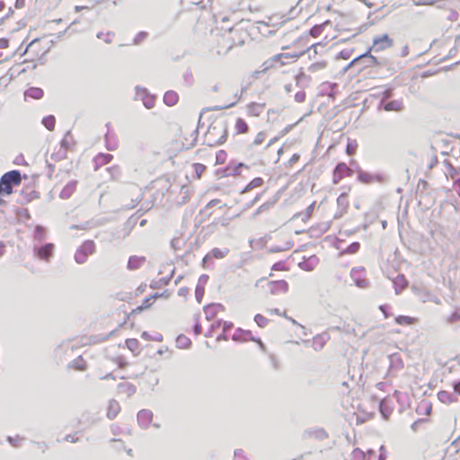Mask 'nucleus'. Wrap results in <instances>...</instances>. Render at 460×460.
Listing matches in <instances>:
<instances>
[{"mask_svg": "<svg viewBox=\"0 0 460 460\" xmlns=\"http://www.w3.org/2000/svg\"><path fill=\"white\" fill-rule=\"evenodd\" d=\"M293 247V242L291 240L287 241L283 246H273L270 251L273 252H279L283 251L290 250Z\"/></svg>", "mask_w": 460, "mask_h": 460, "instance_id": "obj_39", "label": "nucleus"}, {"mask_svg": "<svg viewBox=\"0 0 460 460\" xmlns=\"http://www.w3.org/2000/svg\"><path fill=\"white\" fill-rule=\"evenodd\" d=\"M164 102L168 106H173L178 102V94L173 91H168L164 95Z\"/></svg>", "mask_w": 460, "mask_h": 460, "instance_id": "obj_27", "label": "nucleus"}, {"mask_svg": "<svg viewBox=\"0 0 460 460\" xmlns=\"http://www.w3.org/2000/svg\"><path fill=\"white\" fill-rule=\"evenodd\" d=\"M120 411L119 403L115 400H111L109 402L107 417L110 420L114 419Z\"/></svg>", "mask_w": 460, "mask_h": 460, "instance_id": "obj_24", "label": "nucleus"}, {"mask_svg": "<svg viewBox=\"0 0 460 460\" xmlns=\"http://www.w3.org/2000/svg\"><path fill=\"white\" fill-rule=\"evenodd\" d=\"M393 45V40L387 34H383L374 38L371 50L376 52L390 48Z\"/></svg>", "mask_w": 460, "mask_h": 460, "instance_id": "obj_7", "label": "nucleus"}, {"mask_svg": "<svg viewBox=\"0 0 460 460\" xmlns=\"http://www.w3.org/2000/svg\"><path fill=\"white\" fill-rule=\"evenodd\" d=\"M54 248V244L49 243L42 246L34 245L33 254L35 257L48 261L53 255Z\"/></svg>", "mask_w": 460, "mask_h": 460, "instance_id": "obj_6", "label": "nucleus"}, {"mask_svg": "<svg viewBox=\"0 0 460 460\" xmlns=\"http://www.w3.org/2000/svg\"><path fill=\"white\" fill-rule=\"evenodd\" d=\"M45 238L44 228L40 226H36L34 231V239L41 242Z\"/></svg>", "mask_w": 460, "mask_h": 460, "instance_id": "obj_46", "label": "nucleus"}, {"mask_svg": "<svg viewBox=\"0 0 460 460\" xmlns=\"http://www.w3.org/2000/svg\"><path fill=\"white\" fill-rule=\"evenodd\" d=\"M352 171L345 163H340L336 165L333 172V183L337 184L345 176L350 175Z\"/></svg>", "mask_w": 460, "mask_h": 460, "instance_id": "obj_11", "label": "nucleus"}, {"mask_svg": "<svg viewBox=\"0 0 460 460\" xmlns=\"http://www.w3.org/2000/svg\"><path fill=\"white\" fill-rule=\"evenodd\" d=\"M248 39L249 34L247 31L240 27H233L223 35L222 48L227 52L234 47L243 46Z\"/></svg>", "mask_w": 460, "mask_h": 460, "instance_id": "obj_2", "label": "nucleus"}, {"mask_svg": "<svg viewBox=\"0 0 460 460\" xmlns=\"http://www.w3.org/2000/svg\"><path fill=\"white\" fill-rule=\"evenodd\" d=\"M208 275H201L199 279V282H198V285H201V286H205L206 283L208 282Z\"/></svg>", "mask_w": 460, "mask_h": 460, "instance_id": "obj_63", "label": "nucleus"}, {"mask_svg": "<svg viewBox=\"0 0 460 460\" xmlns=\"http://www.w3.org/2000/svg\"><path fill=\"white\" fill-rule=\"evenodd\" d=\"M108 171L111 173L113 178H117L120 174V171L118 166L108 168Z\"/></svg>", "mask_w": 460, "mask_h": 460, "instance_id": "obj_60", "label": "nucleus"}, {"mask_svg": "<svg viewBox=\"0 0 460 460\" xmlns=\"http://www.w3.org/2000/svg\"><path fill=\"white\" fill-rule=\"evenodd\" d=\"M234 128L237 134H243L248 131V125L243 119L239 118L236 119Z\"/></svg>", "mask_w": 460, "mask_h": 460, "instance_id": "obj_30", "label": "nucleus"}, {"mask_svg": "<svg viewBox=\"0 0 460 460\" xmlns=\"http://www.w3.org/2000/svg\"><path fill=\"white\" fill-rule=\"evenodd\" d=\"M275 204V201L272 202H266L260 206V210H263L264 212H267L273 205Z\"/></svg>", "mask_w": 460, "mask_h": 460, "instance_id": "obj_61", "label": "nucleus"}, {"mask_svg": "<svg viewBox=\"0 0 460 460\" xmlns=\"http://www.w3.org/2000/svg\"><path fill=\"white\" fill-rule=\"evenodd\" d=\"M395 322L401 325H410L413 323V318L410 316L400 315L395 318Z\"/></svg>", "mask_w": 460, "mask_h": 460, "instance_id": "obj_42", "label": "nucleus"}, {"mask_svg": "<svg viewBox=\"0 0 460 460\" xmlns=\"http://www.w3.org/2000/svg\"><path fill=\"white\" fill-rule=\"evenodd\" d=\"M367 59L369 61L368 66H371L372 64H377V60L373 56H369L368 54H364L359 56L358 58H355L350 65L359 61V60H365Z\"/></svg>", "mask_w": 460, "mask_h": 460, "instance_id": "obj_41", "label": "nucleus"}, {"mask_svg": "<svg viewBox=\"0 0 460 460\" xmlns=\"http://www.w3.org/2000/svg\"><path fill=\"white\" fill-rule=\"evenodd\" d=\"M391 96H392V90L391 89H387V90L384 91L383 93H382V99H381V102H380V105H383L385 103V102L387 99H389Z\"/></svg>", "mask_w": 460, "mask_h": 460, "instance_id": "obj_56", "label": "nucleus"}, {"mask_svg": "<svg viewBox=\"0 0 460 460\" xmlns=\"http://www.w3.org/2000/svg\"><path fill=\"white\" fill-rule=\"evenodd\" d=\"M254 322L257 323V325L259 327L264 328L268 324L269 320L266 317H264L263 315L257 314L254 316Z\"/></svg>", "mask_w": 460, "mask_h": 460, "instance_id": "obj_45", "label": "nucleus"}, {"mask_svg": "<svg viewBox=\"0 0 460 460\" xmlns=\"http://www.w3.org/2000/svg\"><path fill=\"white\" fill-rule=\"evenodd\" d=\"M126 345L128 347V349H130L131 351H136L138 349V341L137 339H128L126 341Z\"/></svg>", "mask_w": 460, "mask_h": 460, "instance_id": "obj_49", "label": "nucleus"}, {"mask_svg": "<svg viewBox=\"0 0 460 460\" xmlns=\"http://www.w3.org/2000/svg\"><path fill=\"white\" fill-rule=\"evenodd\" d=\"M68 135H69V133H66V135L64 137V138L60 142L59 147L65 148V152H66V150L68 149V147L70 146V142L68 140Z\"/></svg>", "mask_w": 460, "mask_h": 460, "instance_id": "obj_54", "label": "nucleus"}, {"mask_svg": "<svg viewBox=\"0 0 460 460\" xmlns=\"http://www.w3.org/2000/svg\"><path fill=\"white\" fill-rule=\"evenodd\" d=\"M229 253V249L228 248H224V249H220V248H214L211 250V252L209 253H208L204 259H203V261L206 262L208 260H209L210 258H216V259H223L225 258L227 254Z\"/></svg>", "mask_w": 460, "mask_h": 460, "instance_id": "obj_17", "label": "nucleus"}, {"mask_svg": "<svg viewBox=\"0 0 460 460\" xmlns=\"http://www.w3.org/2000/svg\"><path fill=\"white\" fill-rule=\"evenodd\" d=\"M306 434L310 437H314L318 439H324L328 437L327 433L323 429H310L306 431Z\"/></svg>", "mask_w": 460, "mask_h": 460, "instance_id": "obj_32", "label": "nucleus"}, {"mask_svg": "<svg viewBox=\"0 0 460 460\" xmlns=\"http://www.w3.org/2000/svg\"><path fill=\"white\" fill-rule=\"evenodd\" d=\"M268 285L272 295L287 293L288 290V284L286 280L270 281Z\"/></svg>", "mask_w": 460, "mask_h": 460, "instance_id": "obj_12", "label": "nucleus"}, {"mask_svg": "<svg viewBox=\"0 0 460 460\" xmlns=\"http://www.w3.org/2000/svg\"><path fill=\"white\" fill-rule=\"evenodd\" d=\"M221 325V321H218L216 323H213L211 326H210V329L208 331V332L205 334V336L207 337H211L213 336V332L218 328L219 326Z\"/></svg>", "mask_w": 460, "mask_h": 460, "instance_id": "obj_58", "label": "nucleus"}, {"mask_svg": "<svg viewBox=\"0 0 460 460\" xmlns=\"http://www.w3.org/2000/svg\"><path fill=\"white\" fill-rule=\"evenodd\" d=\"M95 252V244L93 241H85L81 246L77 248L75 253V261L78 264L86 262L88 256Z\"/></svg>", "mask_w": 460, "mask_h": 460, "instance_id": "obj_4", "label": "nucleus"}, {"mask_svg": "<svg viewBox=\"0 0 460 460\" xmlns=\"http://www.w3.org/2000/svg\"><path fill=\"white\" fill-rule=\"evenodd\" d=\"M13 163L15 164H18V165L25 164H26L25 159H24V157L22 155L16 156V158L14 159Z\"/></svg>", "mask_w": 460, "mask_h": 460, "instance_id": "obj_64", "label": "nucleus"}, {"mask_svg": "<svg viewBox=\"0 0 460 460\" xmlns=\"http://www.w3.org/2000/svg\"><path fill=\"white\" fill-rule=\"evenodd\" d=\"M76 187V181H69L61 190L60 192V198L61 199H69L72 194L75 192Z\"/></svg>", "mask_w": 460, "mask_h": 460, "instance_id": "obj_23", "label": "nucleus"}, {"mask_svg": "<svg viewBox=\"0 0 460 460\" xmlns=\"http://www.w3.org/2000/svg\"><path fill=\"white\" fill-rule=\"evenodd\" d=\"M70 367L76 370H85L86 363L82 357H78L76 359L70 363Z\"/></svg>", "mask_w": 460, "mask_h": 460, "instance_id": "obj_33", "label": "nucleus"}, {"mask_svg": "<svg viewBox=\"0 0 460 460\" xmlns=\"http://www.w3.org/2000/svg\"><path fill=\"white\" fill-rule=\"evenodd\" d=\"M350 278L355 283V285L361 288H366L368 287V280L365 278V273L363 269L353 268L350 271Z\"/></svg>", "mask_w": 460, "mask_h": 460, "instance_id": "obj_8", "label": "nucleus"}, {"mask_svg": "<svg viewBox=\"0 0 460 460\" xmlns=\"http://www.w3.org/2000/svg\"><path fill=\"white\" fill-rule=\"evenodd\" d=\"M153 420V412L149 410H141L137 413V421L140 427L147 429Z\"/></svg>", "mask_w": 460, "mask_h": 460, "instance_id": "obj_14", "label": "nucleus"}, {"mask_svg": "<svg viewBox=\"0 0 460 460\" xmlns=\"http://www.w3.org/2000/svg\"><path fill=\"white\" fill-rule=\"evenodd\" d=\"M203 310L206 315V319L208 321H211L219 312L224 311L225 307L221 304H210L204 306Z\"/></svg>", "mask_w": 460, "mask_h": 460, "instance_id": "obj_13", "label": "nucleus"}, {"mask_svg": "<svg viewBox=\"0 0 460 460\" xmlns=\"http://www.w3.org/2000/svg\"><path fill=\"white\" fill-rule=\"evenodd\" d=\"M147 36V33L146 32H139L134 39V43L135 44H138L141 42V40H143L144 39H146Z\"/></svg>", "mask_w": 460, "mask_h": 460, "instance_id": "obj_59", "label": "nucleus"}, {"mask_svg": "<svg viewBox=\"0 0 460 460\" xmlns=\"http://www.w3.org/2000/svg\"><path fill=\"white\" fill-rule=\"evenodd\" d=\"M359 248H360L359 243L354 242L347 247V249L344 251V252L349 253V254H354L359 250Z\"/></svg>", "mask_w": 460, "mask_h": 460, "instance_id": "obj_50", "label": "nucleus"}, {"mask_svg": "<svg viewBox=\"0 0 460 460\" xmlns=\"http://www.w3.org/2000/svg\"><path fill=\"white\" fill-rule=\"evenodd\" d=\"M240 99H241V96L235 94L234 95V100L231 103H229L227 105H225L223 107H217L215 110L219 111V110H222V109H225V108L233 107L234 105H235L240 101Z\"/></svg>", "mask_w": 460, "mask_h": 460, "instance_id": "obj_55", "label": "nucleus"}, {"mask_svg": "<svg viewBox=\"0 0 460 460\" xmlns=\"http://www.w3.org/2000/svg\"><path fill=\"white\" fill-rule=\"evenodd\" d=\"M300 56H301V54H290V53H280V54L274 55L273 57H271L270 58H269L265 62H263V64L261 66V70L259 71V73H266L268 70L275 67V66L277 64V59H279V58H293V59L296 60Z\"/></svg>", "mask_w": 460, "mask_h": 460, "instance_id": "obj_5", "label": "nucleus"}, {"mask_svg": "<svg viewBox=\"0 0 460 460\" xmlns=\"http://www.w3.org/2000/svg\"><path fill=\"white\" fill-rule=\"evenodd\" d=\"M24 97L35 100L41 99L43 97V90L38 87H31L25 91Z\"/></svg>", "mask_w": 460, "mask_h": 460, "instance_id": "obj_26", "label": "nucleus"}, {"mask_svg": "<svg viewBox=\"0 0 460 460\" xmlns=\"http://www.w3.org/2000/svg\"><path fill=\"white\" fill-rule=\"evenodd\" d=\"M114 33L108 31V32H99L97 34V38L100 40H102L106 43H111L113 40Z\"/></svg>", "mask_w": 460, "mask_h": 460, "instance_id": "obj_43", "label": "nucleus"}, {"mask_svg": "<svg viewBox=\"0 0 460 460\" xmlns=\"http://www.w3.org/2000/svg\"><path fill=\"white\" fill-rule=\"evenodd\" d=\"M243 167L247 168V166L244 164H243V163H240V164L234 165L232 169H230L231 172H232L231 173L233 175H239L241 173L240 172V169L243 168Z\"/></svg>", "mask_w": 460, "mask_h": 460, "instance_id": "obj_52", "label": "nucleus"}, {"mask_svg": "<svg viewBox=\"0 0 460 460\" xmlns=\"http://www.w3.org/2000/svg\"><path fill=\"white\" fill-rule=\"evenodd\" d=\"M305 100V93L304 91L297 92L295 94V101L297 102H304Z\"/></svg>", "mask_w": 460, "mask_h": 460, "instance_id": "obj_57", "label": "nucleus"}, {"mask_svg": "<svg viewBox=\"0 0 460 460\" xmlns=\"http://www.w3.org/2000/svg\"><path fill=\"white\" fill-rule=\"evenodd\" d=\"M349 200L348 195L343 192L337 198V211L334 214V219L342 217L348 211Z\"/></svg>", "mask_w": 460, "mask_h": 460, "instance_id": "obj_10", "label": "nucleus"}, {"mask_svg": "<svg viewBox=\"0 0 460 460\" xmlns=\"http://www.w3.org/2000/svg\"><path fill=\"white\" fill-rule=\"evenodd\" d=\"M150 94L146 88L140 86L136 87V98L143 101L145 97Z\"/></svg>", "mask_w": 460, "mask_h": 460, "instance_id": "obj_48", "label": "nucleus"}, {"mask_svg": "<svg viewBox=\"0 0 460 460\" xmlns=\"http://www.w3.org/2000/svg\"><path fill=\"white\" fill-rule=\"evenodd\" d=\"M329 23V22H325L322 24H319V25H314L311 30H310V35L314 38H317L318 36L321 35V33L323 32V28Z\"/></svg>", "mask_w": 460, "mask_h": 460, "instance_id": "obj_37", "label": "nucleus"}, {"mask_svg": "<svg viewBox=\"0 0 460 460\" xmlns=\"http://www.w3.org/2000/svg\"><path fill=\"white\" fill-rule=\"evenodd\" d=\"M318 262L319 259L315 255H313L301 261L299 267L304 270L311 271L317 266Z\"/></svg>", "mask_w": 460, "mask_h": 460, "instance_id": "obj_18", "label": "nucleus"}, {"mask_svg": "<svg viewBox=\"0 0 460 460\" xmlns=\"http://www.w3.org/2000/svg\"><path fill=\"white\" fill-rule=\"evenodd\" d=\"M438 399L446 404L451 403L457 400V395L455 393H449L447 391H440L438 394Z\"/></svg>", "mask_w": 460, "mask_h": 460, "instance_id": "obj_21", "label": "nucleus"}, {"mask_svg": "<svg viewBox=\"0 0 460 460\" xmlns=\"http://www.w3.org/2000/svg\"><path fill=\"white\" fill-rule=\"evenodd\" d=\"M42 124L48 128L49 130H53L56 124V119L52 115H49L47 117H44L42 119Z\"/></svg>", "mask_w": 460, "mask_h": 460, "instance_id": "obj_36", "label": "nucleus"}, {"mask_svg": "<svg viewBox=\"0 0 460 460\" xmlns=\"http://www.w3.org/2000/svg\"><path fill=\"white\" fill-rule=\"evenodd\" d=\"M233 340L236 341H256V338L252 336L251 331H244L242 329H237L233 336Z\"/></svg>", "mask_w": 460, "mask_h": 460, "instance_id": "obj_15", "label": "nucleus"}, {"mask_svg": "<svg viewBox=\"0 0 460 460\" xmlns=\"http://www.w3.org/2000/svg\"><path fill=\"white\" fill-rule=\"evenodd\" d=\"M110 123L106 124V127L110 128ZM105 143H106V148L109 151H114L118 147V141L116 139V136L114 134L110 133V129H108V132L105 134Z\"/></svg>", "mask_w": 460, "mask_h": 460, "instance_id": "obj_19", "label": "nucleus"}, {"mask_svg": "<svg viewBox=\"0 0 460 460\" xmlns=\"http://www.w3.org/2000/svg\"><path fill=\"white\" fill-rule=\"evenodd\" d=\"M146 262V257L144 256H130L128 261V269L129 270H135L139 269Z\"/></svg>", "mask_w": 460, "mask_h": 460, "instance_id": "obj_16", "label": "nucleus"}, {"mask_svg": "<svg viewBox=\"0 0 460 460\" xmlns=\"http://www.w3.org/2000/svg\"><path fill=\"white\" fill-rule=\"evenodd\" d=\"M142 102L146 109H152L155 106V98L154 95L148 94Z\"/></svg>", "mask_w": 460, "mask_h": 460, "instance_id": "obj_47", "label": "nucleus"}, {"mask_svg": "<svg viewBox=\"0 0 460 460\" xmlns=\"http://www.w3.org/2000/svg\"><path fill=\"white\" fill-rule=\"evenodd\" d=\"M190 344V340L183 334L179 335L176 339V346L179 349H188Z\"/></svg>", "mask_w": 460, "mask_h": 460, "instance_id": "obj_28", "label": "nucleus"}, {"mask_svg": "<svg viewBox=\"0 0 460 460\" xmlns=\"http://www.w3.org/2000/svg\"><path fill=\"white\" fill-rule=\"evenodd\" d=\"M226 137V123L225 121H216L208 127L204 136V142L209 146H216L225 143Z\"/></svg>", "mask_w": 460, "mask_h": 460, "instance_id": "obj_1", "label": "nucleus"}, {"mask_svg": "<svg viewBox=\"0 0 460 460\" xmlns=\"http://www.w3.org/2000/svg\"><path fill=\"white\" fill-rule=\"evenodd\" d=\"M113 156L110 154H100L96 156V164L104 165L112 160Z\"/></svg>", "mask_w": 460, "mask_h": 460, "instance_id": "obj_35", "label": "nucleus"}, {"mask_svg": "<svg viewBox=\"0 0 460 460\" xmlns=\"http://www.w3.org/2000/svg\"><path fill=\"white\" fill-rule=\"evenodd\" d=\"M386 111H401L403 109V103L401 100H394L383 104Z\"/></svg>", "mask_w": 460, "mask_h": 460, "instance_id": "obj_22", "label": "nucleus"}, {"mask_svg": "<svg viewBox=\"0 0 460 460\" xmlns=\"http://www.w3.org/2000/svg\"><path fill=\"white\" fill-rule=\"evenodd\" d=\"M395 292L398 294L400 289H403L406 285L407 281L403 275H398L396 279L394 280Z\"/></svg>", "mask_w": 460, "mask_h": 460, "instance_id": "obj_31", "label": "nucleus"}, {"mask_svg": "<svg viewBox=\"0 0 460 460\" xmlns=\"http://www.w3.org/2000/svg\"><path fill=\"white\" fill-rule=\"evenodd\" d=\"M314 208V202L309 205L304 213L296 215L295 217H302L303 221H306L312 215Z\"/></svg>", "mask_w": 460, "mask_h": 460, "instance_id": "obj_40", "label": "nucleus"}, {"mask_svg": "<svg viewBox=\"0 0 460 460\" xmlns=\"http://www.w3.org/2000/svg\"><path fill=\"white\" fill-rule=\"evenodd\" d=\"M325 344V339L323 335H317L313 339V348L315 350H320Z\"/></svg>", "mask_w": 460, "mask_h": 460, "instance_id": "obj_34", "label": "nucleus"}, {"mask_svg": "<svg viewBox=\"0 0 460 460\" xmlns=\"http://www.w3.org/2000/svg\"><path fill=\"white\" fill-rule=\"evenodd\" d=\"M265 139V133L264 132H260L257 134L254 141H253V145L255 146H258V145H261Z\"/></svg>", "mask_w": 460, "mask_h": 460, "instance_id": "obj_53", "label": "nucleus"}, {"mask_svg": "<svg viewBox=\"0 0 460 460\" xmlns=\"http://www.w3.org/2000/svg\"><path fill=\"white\" fill-rule=\"evenodd\" d=\"M21 172L17 170H13L4 173L0 179L1 183L4 186V192L6 194H11L13 187L18 186L21 183Z\"/></svg>", "mask_w": 460, "mask_h": 460, "instance_id": "obj_3", "label": "nucleus"}, {"mask_svg": "<svg viewBox=\"0 0 460 460\" xmlns=\"http://www.w3.org/2000/svg\"><path fill=\"white\" fill-rule=\"evenodd\" d=\"M390 366L395 369H402L403 367V362L398 354L390 356Z\"/></svg>", "mask_w": 460, "mask_h": 460, "instance_id": "obj_29", "label": "nucleus"}, {"mask_svg": "<svg viewBox=\"0 0 460 460\" xmlns=\"http://www.w3.org/2000/svg\"><path fill=\"white\" fill-rule=\"evenodd\" d=\"M263 184V180L260 177L254 178L243 190V192H247L252 189L261 187Z\"/></svg>", "mask_w": 460, "mask_h": 460, "instance_id": "obj_38", "label": "nucleus"}, {"mask_svg": "<svg viewBox=\"0 0 460 460\" xmlns=\"http://www.w3.org/2000/svg\"><path fill=\"white\" fill-rule=\"evenodd\" d=\"M118 390L120 394H125L128 397H129L136 393L137 388L131 383L124 382L118 385Z\"/></svg>", "mask_w": 460, "mask_h": 460, "instance_id": "obj_20", "label": "nucleus"}, {"mask_svg": "<svg viewBox=\"0 0 460 460\" xmlns=\"http://www.w3.org/2000/svg\"><path fill=\"white\" fill-rule=\"evenodd\" d=\"M204 293H205L204 287L201 285H197L196 290H195V296L199 303H201Z\"/></svg>", "mask_w": 460, "mask_h": 460, "instance_id": "obj_51", "label": "nucleus"}, {"mask_svg": "<svg viewBox=\"0 0 460 460\" xmlns=\"http://www.w3.org/2000/svg\"><path fill=\"white\" fill-rule=\"evenodd\" d=\"M261 109H262V107L256 103H253L250 107L251 112H253L255 115H258V113L261 111Z\"/></svg>", "mask_w": 460, "mask_h": 460, "instance_id": "obj_62", "label": "nucleus"}, {"mask_svg": "<svg viewBox=\"0 0 460 460\" xmlns=\"http://www.w3.org/2000/svg\"><path fill=\"white\" fill-rule=\"evenodd\" d=\"M66 156V152H65V148L59 147L58 150L51 155V159L54 161H59Z\"/></svg>", "mask_w": 460, "mask_h": 460, "instance_id": "obj_44", "label": "nucleus"}, {"mask_svg": "<svg viewBox=\"0 0 460 460\" xmlns=\"http://www.w3.org/2000/svg\"><path fill=\"white\" fill-rule=\"evenodd\" d=\"M358 180L366 184H370L373 182H383L385 181V176L380 173H370L364 171H359L358 172Z\"/></svg>", "mask_w": 460, "mask_h": 460, "instance_id": "obj_9", "label": "nucleus"}, {"mask_svg": "<svg viewBox=\"0 0 460 460\" xmlns=\"http://www.w3.org/2000/svg\"><path fill=\"white\" fill-rule=\"evenodd\" d=\"M389 402H390V400L384 399L380 402V404H379L380 412L385 420H387L392 413V408H391Z\"/></svg>", "mask_w": 460, "mask_h": 460, "instance_id": "obj_25", "label": "nucleus"}]
</instances>
